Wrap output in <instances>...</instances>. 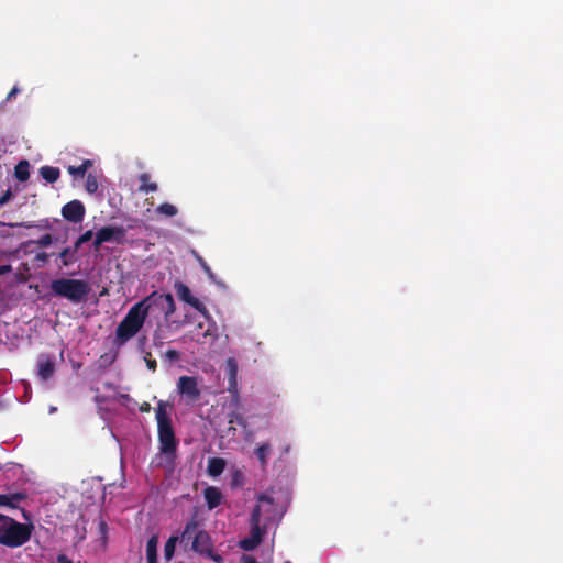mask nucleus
<instances>
[{
	"label": "nucleus",
	"instance_id": "19",
	"mask_svg": "<svg viewBox=\"0 0 563 563\" xmlns=\"http://www.w3.org/2000/svg\"><path fill=\"white\" fill-rule=\"evenodd\" d=\"M40 175L44 180H46L49 184H53L58 180L60 176V170L58 167L45 165L40 168Z\"/></svg>",
	"mask_w": 563,
	"mask_h": 563
},
{
	"label": "nucleus",
	"instance_id": "47",
	"mask_svg": "<svg viewBox=\"0 0 563 563\" xmlns=\"http://www.w3.org/2000/svg\"><path fill=\"white\" fill-rule=\"evenodd\" d=\"M285 563H291L290 561H286Z\"/></svg>",
	"mask_w": 563,
	"mask_h": 563
},
{
	"label": "nucleus",
	"instance_id": "27",
	"mask_svg": "<svg viewBox=\"0 0 563 563\" xmlns=\"http://www.w3.org/2000/svg\"><path fill=\"white\" fill-rule=\"evenodd\" d=\"M86 190L89 194H93L98 190V180L92 174H88L86 178Z\"/></svg>",
	"mask_w": 563,
	"mask_h": 563
},
{
	"label": "nucleus",
	"instance_id": "10",
	"mask_svg": "<svg viewBox=\"0 0 563 563\" xmlns=\"http://www.w3.org/2000/svg\"><path fill=\"white\" fill-rule=\"evenodd\" d=\"M177 389L186 398L187 402H196L201 395L197 378L194 376H180L177 382Z\"/></svg>",
	"mask_w": 563,
	"mask_h": 563
},
{
	"label": "nucleus",
	"instance_id": "1",
	"mask_svg": "<svg viewBox=\"0 0 563 563\" xmlns=\"http://www.w3.org/2000/svg\"><path fill=\"white\" fill-rule=\"evenodd\" d=\"M168 402L159 400L156 408V421L161 453L166 456H175L177 450V440L172 424V419L167 413Z\"/></svg>",
	"mask_w": 563,
	"mask_h": 563
},
{
	"label": "nucleus",
	"instance_id": "30",
	"mask_svg": "<svg viewBox=\"0 0 563 563\" xmlns=\"http://www.w3.org/2000/svg\"><path fill=\"white\" fill-rule=\"evenodd\" d=\"M144 361L146 362V366L148 369L153 372L156 371L157 363L154 358H152L151 353H146V355L144 356Z\"/></svg>",
	"mask_w": 563,
	"mask_h": 563
},
{
	"label": "nucleus",
	"instance_id": "40",
	"mask_svg": "<svg viewBox=\"0 0 563 563\" xmlns=\"http://www.w3.org/2000/svg\"><path fill=\"white\" fill-rule=\"evenodd\" d=\"M57 563H73V561L66 554H58Z\"/></svg>",
	"mask_w": 563,
	"mask_h": 563
},
{
	"label": "nucleus",
	"instance_id": "24",
	"mask_svg": "<svg viewBox=\"0 0 563 563\" xmlns=\"http://www.w3.org/2000/svg\"><path fill=\"white\" fill-rule=\"evenodd\" d=\"M271 453V445L268 443H263L256 449V456L264 467L267 463L268 455Z\"/></svg>",
	"mask_w": 563,
	"mask_h": 563
},
{
	"label": "nucleus",
	"instance_id": "46",
	"mask_svg": "<svg viewBox=\"0 0 563 563\" xmlns=\"http://www.w3.org/2000/svg\"><path fill=\"white\" fill-rule=\"evenodd\" d=\"M202 327H203V324H202V323H199V324H198V328H199V329H202Z\"/></svg>",
	"mask_w": 563,
	"mask_h": 563
},
{
	"label": "nucleus",
	"instance_id": "38",
	"mask_svg": "<svg viewBox=\"0 0 563 563\" xmlns=\"http://www.w3.org/2000/svg\"><path fill=\"white\" fill-rule=\"evenodd\" d=\"M12 272V266L10 264L0 265V276L9 274Z\"/></svg>",
	"mask_w": 563,
	"mask_h": 563
},
{
	"label": "nucleus",
	"instance_id": "16",
	"mask_svg": "<svg viewBox=\"0 0 563 563\" xmlns=\"http://www.w3.org/2000/svg\"><path fill=\"white\" fill-rule=\"evenodd\" d=\"M225 468V461L222 457H210L208 461V474L217 477L223 473Z\"/></svg>",
	"mask_w": 563,
	"mask_h": 563
},
{
	"label": "nucleus",
	"instance_id": "23",
	"mask_svg": "<svg viewBox=\"0 0 563 563\" xmlns=\"http://www.w3.org/2000/svg\"><path fill=\"white\" fill-rule=\"evenodd\" d=\"M156 213L172 218L178 213V209L172 203L164 202L156 208Z\"/></svg>",
	"mask_w": 563,
	"mask_h": 563
},
{
	"label": "nucleus",
	"instance_id": "45",
	"mask_svg": "<svg viewBox=\"0 0 563 563\" xmlns=\"http://www.w3.org/2000/svg\"><path fill=\"white\" fill-rule=\"evenodd\" d=\"M157 339H161V336L158 335L157 331H155V333H154V340L156 341Z\"/></svg>",
	"mask_w": 563,
	"mask_h": 563
},
{
	"label": "nucleus",
	"instance_id": "4",
	"mask_svg": "<svg viewBox=\"0 0 563 563\" xmlns=\"http://www.w3.org/2000/svg\"><path fill=\"white\" fill-rule=\"evenodd\" d=\"M145 320L144 312L133 305L117 327L114 344L117 346L124 345L141 331Z\"/></svg>",
	"mask_w": 563,
	"mask_h": 563
},
{
	"label": "nucleus",
	"instance_id": "2",
	"mask_svg": "<svg viewBox=\"0 0 563 563\" xmlns=\"http://www.w3.org/2000/svg\"><path fill=\"white\" fill-rule=\"evenodd\" d=\"M144 312L145 319L148 314H162L168 322L176 311V303L172 294L153 291L135 303Z\"/></svg>",
	"mask_w": 563,
	"mask_h": 563
},
{
	"label": "nucleus",
	"instance_id": "15",
	"mask_svg": "<svg viewBox=\"0 0 563 563\" xmlns=\"http://www.w3.org/2000/svg\"><path fill=\"white\" fill-rule=\"evenodd\" d=\"M203 497L209 509H214L222 503V493L214 486H208L203 490Z\"/></svg>",
	"mask_w": 563,
	"mask_h": 563
},
{
	"label": "nucleus",
	"instance_id": "7",
	"mask_svg": "<svg viewBox=\"0 0 563 563\" xmlns=\"http://www.w3.org/2000/svg\"><path fill=\"white\" fill-rule=\"evenodd\" d=\"M190 551H194L202 556L212 560L216 563H223V556L213 551V542L209 533L200 529L199 532L194 536L191 541Z\"/></svg>",
	"mask_w": 563,
	"mask_h": 563
},
{
	"label": "nucleus",
	"instance_id": "31",
	"mask_svg": "<svg viewBox=\"0 0 563 563\" xmlns=\"http://www.w3.org/2000/svg\"><path fill=\"white\" fill-rule=\"evenodd\" d=\"M11 517L0 514V533H4L5 528L11 522Z\"/></svg>",
	"mask_w": 563,
	"mask_h": 563
},
{
	"label": "nucleus",
	"instance_id": "12",
	"mask_svg": "<svg viewBox=\"0 0 563 563\" xmlns=\"http://www.w3.org/2000/svg\"><path fill=\"white\" fill-rule=\"evenodd\" d=\"M37 376L42 380H48L55 373V360L53 355L40 354L37 356Z\"/></svg>",
	"mask_w": 563,
	"mask_h": 563
},
{
	"label": "nucleus",
	"instance_id": "36",
	"mask_svg": "<svg viewBox=\"0 0 563 563\" xmlns=\"http://www.w3.org/2000/svg\"><path fill=\"white\" fill-rule=\"evenodd\" d=\"M258 501L262 503V504H267L268 506H273V504H274L273 498L267 496V495H265V494H262L258 497Z\"/></svg>",
	"mask_w": 563,
	"mask_h": 563
},
{
	"label": "nucleus",
	"instance_id": "5",
	"mask_svg": "<svg viewBox=\"0 0 563 563\" xmlns=\"http://www.w3.org/2000/svg\"><path fill=\"white\" fill-rule=\"evenodd\" d=\"M33 526L18 522L11 519L4 533H0V544L9 548H18L31 539Z\"/></svg>",
	"mask_w": 563,
	"mask_h": 563
},
{
	"label": "nucleus",
	"instance_id": "25",
	"mask_svg": "<svg viewBox=\"0 0 563 563\" xmlns=\"http://www.w3.org/2000/svg\"><path fill=\"white\" fill-rule=\"evenodd\" d=\"M76 252H74V247H65L60 253H59V257L62 258V264L64 266H67L69 265L70 263L74 262L73 258H70Z\"/></svg>",
	"mask_w": 563,
	"mask_h": 563
},
{
	"label": "nucleus",
	"instance_id": "9",
	"mask_svg": "<svg viewBox=\"0 0 563 563\" xmlns=\"http://www.w3.org/2000/svg\"><path fill=\"white\" fill-rule=\"evenodd\" d=\"M125 233L126 230L123 227H103L96 233L93 246L95 249H99V246L106 242L122 243Z\"/></svg>",
	"mask_w": 563,
	"mask_h": 563
},
{
	"label": "nucleus",
	"instance_id": "22",
	"mask_svg": "<svg viewBox=\"0 0 563 563\" xmlns=\"http://www.w3.org/2000/svg\"><path fill=\"white\" fill-rule=\"evenodd\" d=\"M178 539V536H170L167 539L164 545V558L166 561H170L173 559Z\"/></svg>",
	"mask_w": 563,
	"mask_h": 563
},
{
	"label": "nucleus",
	"instance_id": "48",
	"mask_svg": "<svg viewBox=\"0 0 563 563\" xmlns=\"http://www.w3.org/2000/svg\"><path fill=\"white\" fill-rule=\"evenodd\" d=\"M3 223L0 221V225H2Z\"/></svg>",
	"mask_w": 563,
	"mask_h": 563
},
{
	"label": "nucleus",
	"instance_id": "3",
	"mask_svg": "<svg viewBox=\"0 0 563 563\" xmlns=\"http://www.w3.org/2000/svg\"><path fill=\"white\" fill-rule=\"evenodd\" d=\"M52 292L74 303L86 301L90 286L86 280L73 278H58L51 283Z\"/></svg>",
	"mask_w": 563,
	"mask_h": 563
},
{
	"label": "nucleus",
	"instance_id": "44",
	"mask_svg": "<svg viewBox=\"0 0 563 563\" xmlns=\"http://www.w3.org/2000/svg\"><path fill=\"white\" fill-rule=\"evenodd\" d=\"M150 409H151V406H150V404H147V402H144V404L141 406V408H140V410H141L142 412H147V411H150Z\"/></svg>",
	"mask_w": 563,
	"mask_h": 563
},
{
	"label": "nucleus",
	"instance_id": "33",
	"mask_svg": "<svg viewBox=\"0 0 563 563\" xmlns=\"http://www.w3.org/2000/svg\"><path fill=\"white\" fill-rule=\"evenodd\" d=\"M198 260H199V263H200L201 267L203 268L205 273L208 275V277L213 279L214 275H213L210 266L205 262V260L202 257H199Z\"/></svg>",
	"mask_w": 563,
	"mask_h": 563
},
{
	"label": "nucleus",
	"instance_id": "35",
	"mask_svg": "<svg viewBox=\"0 0 563 563\" xmlns=\"http://www.w3.org/2000/svg\"><path fill=\"white\" fill-rule=\"evenodd\" d=\"M12 197V192L10 189H8L1 197H0V207L4 206Z\"/></svg>",
	"mask_w": 563,
	"mask_h": 563
},
{
	"label": "nucleus",
	"instance_id": "43",
	"mask_svg": "<svg viewBox=\"0 0 563 563\" xmlns=\"http://www.w3.org/2000/svg\"><path fill=\"white\" fill-rule=\"evenodd\" d=\"M99 530L100 532L102 533H106L107 532V523L106 521L101 520L100 523H99Z\"/></svg>",
	"mask_w": 563,
	"mask_h": 563
},
{
	"label": "nucleus",
	"instance_id": "39",
	"mask_svg": "<svg viewBox=\"0 0 563 563\" xmlns=\"http://www.w3.org/2000/svg\"><path fill=\"white\" fill-rule=\"evenodd\" d=\"M0 506L10 507L9 496L5 494L0 495Z\"/></svg>",
	"mask_w": 563,
	"mask_h": 563
},
{
	"label": "nucleus",
	"instance_id": "17",
	"mask_svg": "<svg viewBox=\"0 0 563 563\" xmlns=\"http://www.w3.org/2000/svg\"><path fill=\"white\" fill-rule=\"evenodd\" d=\"M139 180L141 185L139 186V191L148 194L157 191L158 185L155 181H151V175L148 173H142L139 176Z\"/></svg>",
	"mask_w": 563,
	"mask_h": 563
},
{
	"label": "nucleus",
	"instance_id": "37",
	"mask_svg": "<svg viewBox=\"0 0 563 563\" xmlns=\"http://www.w3.org/2000/svg\"><path fill=\"white\" fill-rule=\"evenodd\" d=\"M241 563H258L253 555L243 554L241 556Z\"/></svg>",
	"mask_w": 563,
	"mask_h": 563
},
{
	"label": "nucleus",
	"instance_id": "8",
	"mask_svg": "<svg viewBox=\"0 0 563 563\" xmlns=\"http://www.w3.org/2000/svg\"><path fill=\"white\" fill-rule=\"evenodd\" d=\"M174 289L179 300L188 303L195 310H197L200 314H202L207 320H210V313L207 310L206 306L195 296H192L189 287L184 283L177 280L174 284Z\"/></svg>",
	"mask_w": 563,
	"mask_h": 563
},
{
	"label": "nucleus",
	"instance_id": "18",
	"mask_svg": "<svg viewBox=\"0 0 563 563\" xmlns=\"http://www.w3.org/2000/svg\"><path fill=\"white\" fill-rule=\"evenodd\" d=\"M158 537L153 534L146 543V563H157Z\"/></svg>",
	"mask_w": 563,
	"mask_h": 563
},
{
	"label": "nucleus",
	"instance_id": "34",
	"mask_svg": "<svg viewBox=\"0 0 563 563\" xmlns=\"http://www.w3.org/2000/svg\"><path fill=\"white\" fill-rule=\"evenodd\" d=\"M179 356H180L179 352L176 351V350H167L165 352V357L168 358L172 362L179 360Z\"/></svg>",
	"mask_w": 563,
	"mask_h": 563
},
{
	"label": "nucleus",
	"instance_id": "42",
	"mask_svg": "<svg viewBox=\"0 0 563 563\" xmlns=\"http://www.w3.org/2000/svg\"><path fill=\"white\" fill-rule=\"evenodd\" d=\"M35 258H36L37 261H41V262H46V261H47V258H48V255H47L46 253L42 252V253H38V254L35 256Z\"/></svg>",
	"mask_w": 563,
	"mask_h": 563
},
{
	"label": "nucleus",
	"instance_id": "26",
	"mask_svg": "<svg viewBox=\"0 0 563 563\" xmlns=\"http://www.w3.org/2000/svg\"><path fill=\"white\" fill-rule=\"evenodd\" d=\"M93 236V232L91 230L86 231L82 233L77 241L74 244V252H77L78 249L86 242L90 241Z\"/></svg>",
	"mask_w": 563,
	"mask_h": 563
},
{
	"label": "nucleus",
	"instance_id": "21",
	"mask_svg": "<svg viewBox=\"0 0 563 563\" xmlns=\"http://www.w3.org/2000/svg\"><path fill=\"white\" fill-rule=\"evenodd\" d=\"M92 166V162L90 159H85L82 164L79 166H68L67 170L70 175L75 177H84L86 172Z\"/></svg>",
	"mask_w": 563,
	"mask_h": 563
},
{
	"label": "nucleus",
	"instance_id": "28",
	"mask_svg": "<svg viewBox=\"0 0 563 563\" xmlns=\"http://www.w3.org/2000/svg\"><path fill=\"white\" fill-rule=\"evenodd\" d=\"M9 496V501H10V508H16L19 503H21L22 500H24L26 498V495L24 493H13V494H8Z\"/></svg>",
	"mask_w": 563,
	"mask_h": 563
},
{
	"label": "nucleus",
	"instance_id": "13",
	"mask_svg": "<svg viewBox=\"0 0 563 563\" xmlns=\"http://www.w3.org/2000/svg\"><path fill=\"white\" fill-rule=\"evenodd\" d=\"M200 530L198 522L192 518L189 520L181 532L178 536L179 544L187 551L190 550L191 541H194V536H196Z\"/></svg>",
	"mask_w": 563,
	"mask_h": 563
},
{
	"label": "nucleus",
	"instance_id": "32",
	"mask_svg": "<svg viewBox=\"0 0 563 563\" xmlns=\"http://www.w3.org/2000/svg\"><path fill=\"white\" fill-rule=\"evenodd\" d=\"M217 332V327L213 322H211L208 328L203 331V338H214Z\"/></svg>",
	"mask_w": 563,
	"mask_h": 563
},
{
	"label": "nucleus",
	"instance_id": "29",
	"mask_svg": "<svg viewBox=\"0 0 563 563\" xmlns=\"http://www.w3.org/2000/svg\"><path fill=\"white\" fill-rule=\"evenodd\" d=\"M52 242L53 236L49 233H46L36 241V244L40 245L41 247H47L52 244Z\"/></svg>",
	"mask_w": 563,
	"mask_h": 563
},
{
	"label": "nucleus",
	"instance_id": "14",
	"mask_svg": "<svg viewBox=\"0 0 563 563\" xmlns=\"http://www.w3.org/2000/svg\"><path fill=\"white\" fill-rule=\"evenodd\" d=\"M238 362L234 357H229L225 361V371L228 375V390L235 393L238 387Z\"/></svg>",
	"mask_w": 563,
	"mask_h": 563
},
{
	"label": "nucleus",
	"instance_id": "6",
	"mask_svg": "<svg viewBox=\"0 0 563 563\" xmlns=\"http://www.w3.org/2000/svg\"><path fill=\"white\" fill-rule=\"evenodd\" d=\"M261 514L262 506L256 505L251 514V532L250 537L244 538L240 541V548L244 551H253L263 539L264 530L261 528Z\"/></svg>",
	"mask_w": 563,
	"mask_h": 563
},
{
	"label": "nucleus",
	"instance_id": "20",
	"mask_svg": "<svg viewBox=\"0 0 563 563\" xmlns=\"http://www.w3.org/2000/svg\"><path fill=\"white\" fill-rule=\"evenodd\" d=\"M14 176L19 181H26L30 177V163L26 159L20 161L14 168Z\"/></svg>",
	"mask_w": 563,
	"mask_h": 563
},
{
	"label": "nucleus",
	"instance_id": "11",
	"mask_svg": "<svg viewBox=\"0 0 563 563\" xmlns=\"http://www.w3.org/2000/svg\"><path fill=\"white\" fill-rule=\"evenodd\" d=\"M85 206L79 200H71L62 208V216L69 222L79 223L85 217Z\"/></svg>",
	"mask_w": 563,
	"mask_h": 563
},
{
	"label": "nucleus",
	"instance_id": "41",
	"mask_svg": "<svg viewBox=\"0 0 563 563\" xmlns=\"http://www.w3.org/2000/svg\"><path fill=\"white\" fill-rule=\"evenodd\" d=\"M19 91H20L19 88L16 86H14L11 89V91L8 93L7 99L8 100L12 99Z\"/></svg>",
	"mask_w": 563,
	"mask_h": 563
}]
</instances>
